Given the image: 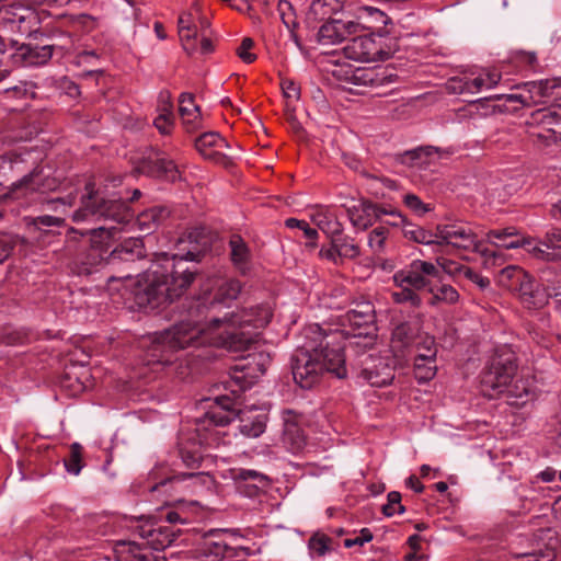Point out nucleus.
I'll return each instance as SVG.
<instances>
[{
    "mask_svg": "<svg viewBox=\"0 0 561 561\" xmlns=\"http://www.w3.org/2000/svg\"><path fill=\"white\" fill-rule=\"evenodd\" d=\"M373 540V534L368 528H363L359 534L355 535L353 538H346L344 540L345 548H353L355 546L362 547L365 543Z\"/></svg>",
    "mask_w": 561,
    "mask_h": 561,
    "instance_id": "obj_60",
    "label": "nucleus"
},
{
    "mask_svg": "<svg viewBox=\"0 0 561 561\" xmlns=\"http://www.w3.org/2000/svg\"><path fill=\"white\" fill-rule=\"evenodd\" d=\"M517 365L514 352L504 346L499 348L481 375V391L484 397L494 399L502 396L508 382L516 375Z\"/></svg>",
    "mask_w": 561,
    "mask_h": 561,
    "instance_id": "obj_9",
    "label": "nucleus"
},
{
    "mask_svg": "<svg viewBox=\"0 0 561 561\" xmlns=\"http://www.w3.org/2000/svg\"><path fill=\"white\" fill-rule=\"evenodd\" d=\"M270 364L271 356L268 353L263 351L249 353L244 357V362L236 365L233 379L240 383L241 389H245L265 374Z\"/></svg>",
    "mask_w": 561,
    "mask_h": 561,
    "instance_id": "obj_19",
    "label": "nucleus"
},
{
    "mask_svg": "<svg viewBox=\"0 0 561 561\" xmlns=\"http://www.w3.org/2000/svg\"><path fill=\"white\" fill-rule=\"evenodd\" d=\"M485 241L496 248L517 249L524 248L534 257L540 260H550L551 254L540 245L534 244V239L522 237L513 227L490 230L485 234Z\"/></svg>",
    "mask_w": 561,
    "mask_h": 561,
    "instance_id": "obj_15",
    "label": "nucleus"
},
{
    "mask_svg": "<svg viewBox=\"0 0 561 561\" xmlns=\"http://www.w3.org/2000/svg\"><path fill=\"white\" fill-rule=\"evenodd\" d=\"M341 10V0H313L310 4L308 16L314 21H323Z\"/></svg>",
    "mask_w": 561,
    "mask_h": 561,
    "instance_id": "obj_36",
    "label": "nucleus"
},
{
    "mask_svg": "<svg viewBox=\"0 0 561 561\" xmlns=\"http://www.w3.org/2000/svg\"><path fill=\"white\" fill-rule=\"evenodd\" d=\"M234 478L241 481H252L253 485L256 488H263L268 484V478L264 473L253 469H239L236 471Z\"/></svg>",
    "mask_w": 561,
    "mask_h": 561,
    "instance_id": "obj_53",
    "label": "nucleus"
},
{
    "mask_svg": "<svg viewBox=\"0 0 561 561\" xmlns=\"http://www.w3.org/2000/svg\"><path fill=\"white\" fill-rule=\"evenodd\" d=\"M414 365V375L419 381H428L436 375V359H433V353L423 355V358H411Z\"/></svg>",
    "mask_w": 561,
    "mask_h": 561,
    "instance_id": "obj_42",
    "label": "nucleus"
},
{
    "mask_svg": "<svg viewBox=\"0 0 561 561\" xmlns=\"http://www.w3.org/2000/svg\"><path fill=\"white\" fill-rule=\"evenodd\" d=\"M502 394L505 396L510 405L517 408L524 407L534 398L531 385L528 380L523 378H513Z\"/></svg>",
    "mask_w": 561,
    "mask_h": 561,
    "instance_id": "obj_28",
    "label": "nucleus"
},
{
    "mask_svg": "<svg viewBox=\"0 0 561 561\" xmlns=\"http://www.w3.org/2000/svg\"><path fill=\"white\" fill-rule=\"evenodd\" d=\"M501 80V75L495 70H485L476 77H455L451 78L447 88L453 93L476 94L483 90L493 89Z\"/></svg>",
    "mask_w": 561,
    "mask_h": 561,
    "instance_id": "obj_20",
    "label": "nucleus"
},
{
    "mask_svg": "<svg viewBox=\"0 0 561 561\" xmlns=\"http://www.w3.org/2000/svg\"><path fill=\"white\" fill-rule=\"evenodd\" d=\"M56 88L62 91L70 98H77L80 95V89L76 82L68 77H61L56 81Z\"/></svg>",
    "mask_w": 561,
    "mask_h": 561,
    "instance_id": "obj_59",
    "label": "nucleus"
},
{
    "mask_svg": "<svg viewBox=\"0 0 561 561\" xmlns=\"http://www.w3.org/2000/svg\"><path fill=\"white\" fill-rule=\"evenodd\" d=\"M65 468L68 473L78 476L82 469L81 460V446L78 443H73L70 447V456L65 459Z\"/></svg>",
    "mask_w": 561,
    "mask_h": 561,
    "instance_id": "obj_52",
    "label": "nucleus"
},
{
    "mask_svg": "<svg viewBox=\"0 0 561 561\" xmlns=\"http://www.w3.org/2000/svg\"><path fill=\"white\" fill-rule=\"evenodd\" d=\"M390 229L380 225L375 227L368 234V245L375 254H382L388 249Z\"/></svg>",
    "mask_w": 561,
    "mask_h": 561,
    "instance_id": "obj_43",
    "label": "nucleus"
},
{
    "mask_svg": "<svg viewBox=\"0 0 561 561\" xmlns=\"http://www.w3.org/2000/svg\"><path fill=\"white\" fill-rule=\"evenodd\" d=\"M439 268L432 262L415 259L404 268L393 275L397 286H411L413 289H427L431 285L430 277H438Z\"/></svg>",
    "mask_w": 561,
    "mask_h": 561,
    "instance_id": "obj_18",
    "label": "nucleus"
},
{
    "mask_svg": "<svg viewBox=\"0 0 561 561\" xmlns=\"http://www.w3.org/2000/svg\"><path fill=\"white\" fill-rule=\"evenodd\" d=\"M197 112H199V107L194 103L193 95L191 93H182L179 99L180 116H194L197 115Z\"/></svg>",
    "mask_w": 561,
    "mask_h": 561,
    "instance_id": "obj_58",
    "label": "nucleus"
},
{
    "mask_svg": "<svg viewBox=\"0 0 561 561\" xmlns=\"http://www.w3.org/2000/svg\"><path fill=\"white\" fill-rule=\"evenodd\" d=\"M19 55L23 58L25 66H42L54 57L53 46H30L22 45L19 48Z\"/></svg>",
    "mask_w": 561,
    "mask_h": 561,
    "instance_id": "obj_32",
    "label": "nucleus"
},
{
    "mask_svg": "<svg viewBox=\"0 0 561 561\" xmlns=\"http://www.w3.org/2000/svg\"><path fill=\"white\" fill-rule=\"evenodd\" d=\"M282 90L284 96L291 100H298L300 96V89L298 84L293 80H283Z\"/></svg>",
    "mask_w": 561,
    "mask_h": 561,
    "instance_id": "obj_64",
    "label": "nucleus"
},
{
    "mask_svg": "<svg viewBox=\"0 0 561 561\" xmlns=\"http://www.w3.org/2000/svg\"><path fill=\"white\" fill-rule=\"evenodd\" d=\"M42 14L34 8L10 0L0 1V27L22 36L36 34L42 24Z\"/></svg>",
    "mask_w": 561,
    "mask_h": 561,
    "instance_id": "obj_11",
    "label": "nucleus"
},
{
    "mask_svg": "<svg viewBox=\"0 0 561 561\" xmlns=\"http://www.w3.org/2000/svg\"><path fill=\"white\" fill-rule=\"evenodd\" d=\"M167 215L168 214L165 209L154 207L142 213L138 217L137 224L142 231L150 233L152 229L160 222V220L167 217Z\"/></svg>",
    "mask_w": 561,
    "mask_h": 561,
    "instance_id": "obj_46",
    "label": "nucleus"
},
{
    "mask_svg": "<svg viewBox=\"0 0 561 561\" xmlns=\"http://www.w3.org/2000/svg\"><path fill=\"white\" fill-rule=\"evenodd\" d=\"M367 350L354 351L362 358L359 359V376L373 387H385L391 383L394 378L393 368L388 358L376 354H366Z\"/></svg>",
    "mask_w": 561,
    "mask_h": 561,
    "instance_id": "obj_17",
    "label": "nucleus"
},
{
    "mask_svg": "<svg viewBox=\"0 0 561 561\" xmlns=\"http://www.w3.org/2000/svg\"><path fill=\"white\" fill-rule=\"evenodd\" d=\"M160 99L162 106L160 107V113L154 118L153 124L161 134L168 135L171 133L173 127L172 105L169 101L170 98L168 93H161Z\"/></svg>",
    "mask_w": 561,
    "mask_h": 561,
    "instance_id": "obj_38",
    "label": "nucleus"
},
{
    "mask_svg": "<svg viewBox=\"0 0 561 561\" xmlns=\"http://www.w3.org/2000/svg\"><path fill=\"white\" fill-rule=\"evenodd\" d=\"M183 163L165 156L157 154L154 160L148 163L147 172L151 175L163 178L167 181L175 182L181 180V167Z\"/></svg>",
    "mask_w": 561,
    "mask_h": 561,
    "instance_id": "obj_27",
    "label": "nucleus"
},
{
    "mask_svg": "<svg viewBox=\"0 0 561 561\" xmlns=\"http://www.w3.org/2000/svg\"><path fill=\"white\" fill-rule=\"evenodd\" d=\"M356 32L354 21L331 20L325 22L318 32V41L321 45H335Z\"/></svg>",
    "mask_w": 561,
    "mask_h": 561,
    "instance_id": "obj_25",
    "label": "nucleus"
},
{
    "mask_svg": "<svg viewBox=\"0 0 561 561\" xmlns=\"http://www.w3.org/2000/svg\"><path fill=\"white\" fill-rule=\"evenodd\" d=\"M354 83L369 88H380L397 81V75L389 67L358 68L353 73Z\"/></svg>",
    "mask_w": 561,
    "mask_h": 561,
    "instance_id": "obj_24",
    "label": "nucleus"
},
{
    "mask_svg": "<svg viewBox=\"0 0 561 561\" xmlns=\"http://www.w3.org/2000/svg\"><path fill=\"white\" fill-rule=\"evenodd\" d=\"M534 244L540 245L543 250L551 254L552 261L554 259V254L549 250H561V229L552 228L548 230L545 234L543 241L537 242L534 240Z\"/></svg>",
    "mask_w": 561,
    "mask_h": 561,
    "instance_id": "obj_51",
    "label": "nucleus"
},
{
    "mask_svg": "<svg viewBox=\"0 0 561 561\" xmlns=\"http://www.w3.org/2000/svg\"><path fill=\"white\" fill-rule=\"evenodd\" d=\"M462 278H466L473 284H476L480 289L484 290L490 286L489 278L482 276L481 274L473 271L471 267L468 266L466 270L465 276Z\"/></svg>",
    "mask_w": 561,
    "mask_h": 561,
    "instance_id": "obj_63",
    "label": "nucleus"
},
{
    "mask_svg": "<svg viewBox=\"0 0 561 561\" xmlns=\"http://www.w3.org/2000/svg\"><path fill=\"white\" fill-rule=\"evenodd\" d=\"M375 322L376 311L373 302L363 297L353 300L351 308L342 316V328L333 330L344 333L341 340L344 352L369 350L375 343Z\"/></svg>",
    "mask_w": 561,
    "mask_h": 561,
    "instance_id": "obj_8",
    "label": "nucleus"
},
{
    "mask_svg": "<svg viewBox=\"0 0 561 561\" xmlns=\"http://www.w3.org/2000/svg\"><path fill=\"white\" fill-rule=\"evenodd\" d=\"M419 328L409 322L398 324L391 335V350L397 357L408 358L420 337Z\"/></svg>",
    "mask_w": 561,
    "mask_h": 561,
    "instance_id": "obj_23",
    "label": "nucleus"
},
{
    "mask_svg": "<svg viewBox=\"0 0 561 561\" xmlns=\"http://www.w3.org/2000/svg\"><path fill=\"white\" fill-rule=\"evenodd\" d=\"M140 536L144 540L141 543L134 541L123 542V545H128V550L134 553L135 559L138 561H150V554L146 553L140 546H148L152 550L160 551L170 547L175 540L174 531L168 526H144L141 527Z\"/></svg>",
    "mask_w": 561,
    "mask_h": 561,
    "instance_id": "obj_16",
    "label": "nucleus"
},
{
    "mask_svg": "<svg viewBox=\"0 0 561 561\" xmlns=\"http://www.w3.org/2000/svg\"><path fill=\"white\" fill-rule=\"evenodd\" d=\"M57 39L56 43L49 44L53 46L54 56L65 57L75 51V41L70 34L60 32Z\"/></svg>",
    "mask_w": 561,
    "mask_h": 561,
    "instance_id": "obj_50",
    "label": "nucleus"
},
{
    "mask_svg": "<svg viewBox=\"0 0 561 561\" xmlns=\"http://www.w3.org/2000/svg\"><path fill=\"white\" fill-rule=\"evenodd\" d=\"M330 538L316 534L309 539L308 548L312 557H323L329 551Z\"/></svg>",
    "mask_w": 561,
    "mask_h": 561,
    "instance_id": "obj_54",
    "label": "nucleus"
},
{
    "mask_svg": "<svg viewBox=\"0 0 561 561\" xmlns=\"http://www.w3.org/2000/svg\"><path fill=\"white\" fill-rule=\"evenodd\" d=\"M511 554L510 561H553L556 559L554 548L550 546H546L545 549L512 551Z\"/></svg>",
    "mask_w": 561,
    "mask_h": 561,
    "instance_id": "obj_40",
    "label": "nucleus"
},
{
    "mask_svg": "<svg viewBox=\"0 0 561 561\" xmlns=\"http://www.w3.org/2000/svg\"><path fill=\"white\" fill-rule=\"evenodd\" d=\"M230 248H231V260H232L234 266L242 273H245L248 270V266H249V257H250V252H249L247 244L240 237H233L230 240Z\"/></svg>",
    "mask_w": 561,
    "mask_h": 561,
    "instance_id": "obj_41",
    "label": "nucleus"
},
{
    "mask_svg": "<svg viewBox=\"0 0 561 561\" xmlns=\"http://www.w3.org/2000/svg\"><path fill=\"white\" fill-rule=\"evenodd\" d=\"M71 217L75 222L92 218H104L110 222L90 231L80 232L81 236L90 234L91 251L85 260L77 264L75 272L78 275H91L95 272L107 257L112 242L118 238L117 234L134 222V214L122 197L112 195L106 198L103 193L94 188L93 183L85 185L79 208L72 213Z\"/></svg>",
    "mask_w": 561,
    "mask_h": 561,
    "instance_id": "obj_3",
    "label": "nucleus"
},
{
    "mask_svg": "<svg viewBox=\"0 0 561 561\" xmlns=\"http://www.w3.org/2000/svg\"><path fill=\"white\" fill-rule=\"evenodd\" d=\"M244 539L238 529H209L196 539L193 551L185 557L191 553L196 561H243L254 552L251 546L243 543Z\"/></svg>",
    "mask_w": 561,
    "mask_h": 561,
    "instance_id": "obj_7",
    "label": "nucleus"
},
{
    "mask_svg": "<svg viewBox=\"0 0 561 561\" xmlns=\"http://www.w3.org/2000/svg\"><path fill=\"white\" fill-rule=\"evenodd\" d=\"M431 294L428 305L436 307L439 305H455L459 301L460 295L455 287L449 284L431 285L427 288Z\"/></svg>",
    "mask_w": 561,
    "mask_h": 561,
    "instance_id": "obj_33",
    "label": "nucleus"
},
{
    "mask_svg": "<svg viewBox=\"0 0 561 561\" xmlns=\"http://www.w3.org/2000/svg\"><path fill=\"white\" fill-rule=\"evenodd\" d=\"M291 414H293V412L289 410L285 411L283 413V419L286 424V428L284 432V439H285V442L291 440L290 450L293 453H298L305 447L306 439H305V436L302 435V433L297 427H295L294 424L289 423V416Z\"/></svg>",
    "mask_w": 561,
    "mask_h": 561,
    "instance_id": "obj_45",
    "label": "nucleus"
},
{
    "mask_svg": "<svg viewBox=\"0 0 561 561\" xmlns=\"http://www.w3.org/2000/svg\"><path fill=\"white\" fill-rule=\"evenodd\" d=\"M180 455L183 463L188 468L198 467L203 459V454L195 445L192 448L181 447Z\"/></svg>",
    "mask_w": 561,
    "mask_h": 561,
    "instance_id": "obj_57",
    "label": "nucleus"
},
{
    "mask_svg": "<svg viewBox=\"0 0 561 561\" xmlns=\"http://www.w3.org/2000/svg\"><path fill=\"white\" fill-rule=\"evenodd\" d=\"M254 43L250 37L242 39L240 46L237 49V54L242 59V61L251 64L256 59V55L250 51Z\"/></svg>",
    "mask_w": 561,
    "mask_h": 561,
    "instance_id": "obj_61",
    "label": "nucleus"
},
{
    "mask_svg": "<svg viewBox=\"0 0 561 561\" xmlns=\"http://www.w3.org/2000/svg\"><path fill=\"white\" fill-rule=\"evenodd\" d=\"M356 19L357 21H354L356 28L359 26L363 28H378L387 25L389 21L381 10L370 5H359L356 9Z\"/></svg>",
    "mask_w": 561,
    "mask_h": 561,
    "instance_id": "obj_30",
    "label": "nucleus"
},
{
    "mask_svg": "<svg viewBox=\"0 0 561 561\" xmlns=\"http://www.w3.org/2000/svg\"><path fill=\"white\" fill-rule=\"evenodd\" d=\"M33 226L38 230H46L50 227H61L65 224V219L57 215H41L34 217L32 220Z\"/></svg>",
    "mask_w": 561,
    "mask_h": 561,
    "instance_id": "obj_56",
    "label": "nucleus"
},
{
    "mask_svg": "<svg viewBox=\"0 0 561 561\" xmlns=\"http://www.w3.org/2000/svg\"><path fill=\"white\" fill-rule=\"evenodd\" d=\"M388 503L382 506V513L386 516H393L394 514H403L405 508L401 504V494L397 491L388 493Z\"/></svg>",
    "mask_w": 561,
    "mask_h": 561,
    "instance_id": "obj_55",
    "label": "nucleus"
},
{
    "mask_svg": "<svg viewBox=\"0 0 561 561\" xmlns=\"http://www.w3.org/2000/svg\"><path fill=\"white\" fill-rule=\"evenodd\" d=\"M241 293V283L234 278H209L202 287V294L187 308V319L148 337L147 365L165 366L181 380L192 374V367L173 354L190 347L214 345L232 352H241L256 343L257 333L271 321L272 309L259 305L240 312H227Z\"/></svg>",
    "mask_w": 561,
    "mask_h": 561,
    "instance_id": "obj_1",
    "label": "nucleus"
},
{
    "mask_svg": "<svg viewBox=\"0 0 561 561\" xmlns=\"http://www.w3.org/2000/svg\"><path fill=\"white\" fill-rule=\"evenodd\" d=\"M404 204L407 207H409L411 210L416 213L417 215H424L427 211L431 210V208L425 205L419 196L414 194H408L404 196Z\"/></svg>",
    "mask_w": 561,
    "mask_h": 561,
    "instance_id": "obj_62",
    "label": "nucleus"
},
{
    "mask_svg": "<svg viewBox=\"0 0 561 561\" xmlns=\"http://www.w3.org/2000/svg\"><path fill=\"white\" fill-rule=\"evenodd\" d=\"M504 273L512 278L522 304L528 309H539L548 302V294L536 280L522 268L510 266Z\"/></svg>",
    "mask_w": 561,
    "mask_h": 561,
    "instance_id": "obj_13",
    "label": "nucleus"
},
{
    "mask_svg": "<svg viewBox=\"0 0 561 561\" xmlns=\"http://www.w3.org/2000/svg\"><path fill=\"white\" fill-rule=\"evenodd\" d=\"M343 50L346 58L362 62L386 60L390 57V51L386 49L382 38L375 37L373 34L352 38Z\"/></svg>",
    "mask_w": 561,
    "mask_h": 561,
    "instance_id": "obj_14",
    "label": "nucleus"
},
{
    "mask_svg": "<svg viewBox=\"0 0 561 561\" xmlns=\"http://www.w3.org/2000/svg\"><path fill=\"white\" fill-rule=\"evenodd\" d=\"M447 253L448 252L434 253L436 255V266L442 268L444 273L455 279L462 278L468 266L460 262L448 259L446 256Z\"/></svg>",
    "mask_w": 561,
    "mask_h": 561,
    "instance_id": "obj_44",
    "label": "nucleus"
},
{
    "mask_svg": "<svg viewBox=\"0 0 561 561\" xmlns=\"http://www.w3.org/2000/svg\"><path fill=\"white\" fill-rule=\"evenodd\" d=\"M108 257L111 260L119 259L125 262L142 259L145 257L144 242L139 238H129L112 250Z\"/></svg>",
    "mask_w": 561,
    "mask_h": 561,
    "instance_id": "obj_31",
    "label": "nucleus"
},
{
    "mask_svg": "<svg viewBox=\"0 0 561 561\" xmlns=\"http://www.w3.org/2000/svg\"><path fill=\"white\" fill-rule=\"evenodd\" d=\"M179 35L183 45V48L187 53L196 50L193 41L197 36L195 26L193 25V19L191 13H183L179 18Z\"/></svg>",
    "mask_w": 561,
    "mask_h": 561,
    "instance_id": "obj_37",
    "label": "nucleus"
},
{
    "mask_svg": "<svg viewBox=\"0 0 561 561\" xmlns=\"http://www.w3.org/2000/svg\"><path fill=\"white\" fill-rule=\"evenodd\" d=\"M404 237L416 243H421L431 247L433 253H437L438 238L437 228L435 231L425 230L422 227L415 225H407L403 228Z\"/></svg>",
    "mask_w": 561,
    "mask_h": 561,
    "instance_id": "obj_35",
    "label": "nucleus"
},
{
    "mask_svg": "<svg viewBox=\"0 0 561 561\" xmlns=\"http://www.w3.org/2000/svg\"><path fill=\"white\" fill-rule=\"evenodd\" d=\"M347 216L352 225L357 229H367L383 214L376 205L363 202L353 201L346 207Z\"/></svg>",
    "mask_w": 561,
    "mask_h": 561,
    "instance_id": "obj_26",
    "label": "nucleus"
},
{
    "mask_svg": "<svg viewBox=\"0 0 561 561\" xmlns=\"http://www.w3.org/2000/svg\"><path fill=\"white\" fill-rule=\"evenodd\" d=\"M64 191L67 188L57 178L50 175V169L36 167L11 184L9 195L11 198L20 201L23 206H30L39 201L47 210L66 214L76 205L77 190H69L66 195L56 198H42L46 193Z\"/></svg>",
    "mask_w": 561,
    "mask_h": 561,
    "instance_id": "obj_6",
    "label": "nucleus"
},
{
    "mask_svg": "<svg viewBox=\"0 0 561 561\" xmlns=\"http://www.w3.org/2000/svg\"><path fill=\"white\" fill-rule=\"evenodd\" d=\"M431 352L433 353V359H436L437 347L434 337L430 335H420L408 358L421 359L423 358V355H428Z\"/></svg>",
    "mask_w": 561,
    "mask_h": 561,
    "instance_id": "obj_47",
    "label": "nucleus"
},
{
    "mask_svg": "<svg viewBox=\"0 0 561 561\" xmlns=\"http://www.w3.org/2000/svg\"><path fill=\"white\" fill-rule=\"evenodd\" d=\"M285 226L289 229L298 228L299 231L304 232V236L307 239L306 247L309 249H314L317 245L318 231L311 228L307 221L299 220L297 218H288L285 220Z\"/></svg>",
    "mask_w": 561,
    "mask_h": 561,
    "instance_id": "obj_48",
    "label": "nucleus"
},
{
    "mask_svg": "<svg viewBox=\"0 0 561 561\" xmlns=\"http://www.w3.org/2000/svg\"><path fill=\"white\" fill-rule=\"evenodd\" d=\"M278 12L279 16L284 23V25L289 30L290 32V38L294 41L295 45L302 49L301 43L295 33V28L298 26V22L296 19V14L294 12V8L290 2L286 0H279L278 2Z\"/></svg>",
    "mask_w": 561,
    "mask_h": 561,
    "instance_id": "obj_39",
    "label": "nucleus"
},
{
    "mask_svg": "<svg viewBox=\"0 0 561 561\" xmlns=\"http://www.w3.org/2000/svg\"><path fill=\"white\" fill-rule=\"evenodd\" d=\"M206 479L207 476H205L203 472L175 474L150 486V491L153 492L169 485L174 490H184L190 488L195 489L197 484L205 483Z\"/></svg>",
    "mask_w": 561,
    "mask_h": 561,
    "instance_id": "obj_29",
    "label": "nucleus"
},
{
    "mask_svg": "<svg viewBox=\"0 0 561 561\" xmlns=\"http://www.w3.org/2000/svg\"><path fill=\"white\" fill-rule=\"evenodd\" d=\"M438 252L450 250L480 253L488 256L491 253L483 248V239L476 229L466 222H453L437 226Z\"/></svg>",
    "mask_w": 561,
    "mask_h": 561,
    "instance_id": "obj_10",
    "label": "nucleus"
},
{
    "mask_svg": "<svg viewBox=\"0 0 561 561\" xmlns=\"http://www.w3.org/2000/svg\"><path fill=\"white\" fill-rule=\"evenodd\" d=\"M311 219L314 225L329 237H334L342 232V225L329 209H317L312 214Z\"/></svg>",
    "mask_w": 561,
    "mask_h": 561,
    "instance_id": "obj_34",
    "label": "nucleus"
},
{
    "mask_svg": "<svg viewBox=\"0 0 561 561\" xmlns=\"http://www.w3.org/2000/svg\"><path fill=\"white\" fill-rule=\"evenodd\" d=\"M528 124L535 127L530 131L534 141L549 145L561 140V105L537 110Z\"/></svg>",
    "mask_w": 561,
    "mask_h": 561,
    "instance_id": "obj_12",
    "label": "nucleus"
},
{
    "mask_svg": "<svg viewBox=\"0 0 561 561\" xmlns=\"http://www.w3.org/2000/svg\"><path fill=\"white\" fill-rule=\"evenodd\" d=\"M207 411L201 417L196 419V437L199 447H211L219 444L221 431L219 427L228 425L237 416L234 412V401L228 396H220L214 399L204 400ZM240 424L239 433L247 438L260 437L266 428L267 416L265 413H254L240 411L238 414Z\"/></svg>",
    "mask_w": 561,
    "mask_h": 561,
    "instance_id": "obj_5",
    "label": "nucleus"
},
{
    "mask_svg": "<svg viewBox=\"0 0 561 561\" xmlns=\"http://www.w3.org/2000/svg\"><path fill=\"white\" fill-rule=\"evenodd\" d=\"M401 290L391 294L392 300L396 304H408L411 307H420L422 298L411 286H399Z\"/></svg>",
    "mask_w": 561,
    "mask_h": 561,
    "instance_id": "obj_49",
    "label": "nucleus"
},
{
    "mask_svg": "<svg viewBox=\"0 0 561 561\" xmlns=\"http://www.w3.org/2000/svg\"><path fill=\"white\" fill-rule=\"evenodd\" d=\"M301 337L304 342L297 345L291 357L293 377L300 388L311 389L325 373L339 379L347 376L346 355L341 345L343 332L328 331L312 323L302 330Z\"/></svg>",
    "mask_w": 561,
    "mask_h": 561,
    "instance_id": "obj_4",
    "label": "nucleus"
},
{
    "mask_svg": "<svg viewBox=\"0 0 561 561\" xmlns=\"http://www.w3.org/2000/svg\"><path fill=\"white\" fill-rule=\"evenodd\" d=\"M195 148L205 159L217 164L229 165L232 161L231 157L224 152V149H228L230 146L218 133L202 134L195 140Z\"/></svg>",
    "mask_w": 561,
    "mask_h": 561,
    "instance_id": "obj_21",
    "label": "nucleus"
},
{
    "mask_svg": "<svg viewBox=\"0 0 561 561\" xmlns=\"http://www.w3.org/2000/svg\"><path fill=\"white\" fill-rule=\"evenodd\" d=\"M533 105L545 104L561 100V79L550 78L525 82Z\"/></svg>",
    "mask_w": 561,
    "mask_h": 561,
    "instance_id": "obj_22",
    "label": "nucleus"
},
{
    "mask_svg": "<svg viewBox=\"0 0 561 561\" xmlns=\"http://www.w3.org/2000/svg\"><path fill=\"white\" fill-rule=\"evenodd\" d=\"M197 253H154L150 266L136 277L125 275L108 278L111 295L117 294L128 309H156L181 297L193 283L197 270L191 263Z\"/></svg>",
    "mask_w": 561,
    "mask_h": 561,
    "instance_id": "obj_2",
    "label": "nucleus"
}]
</instances>
